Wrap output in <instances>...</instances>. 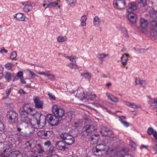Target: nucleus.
<instances>
[{"label": "nucleus", "instance_id": "obj_1", "mask_svg": "<svg viewBox=\"0 0 157 157\" xmlns=\"http://www.w3.org/2000/svg\"><path fill=\"white\" fill-rule=\"evenodd\" d=\"M21 115V122L28 124L30 122L33 126H35L37 128H41L44 126L43 124L41 123L40 121V118L41 116L39 114L36 115L38 118L34 117L32 120H31L30 118L29 117L28 115L24 113L20 114Z\"/></svg>", "mask_w": 157, "mask_h": 157}, {"label": "nucleus", "instance_id": "obj_2", "mask_svg": "<svg viewBox=\"0 0 157 157\" xmlns=\"http://www.w3.org/2000/svg\"><path fill=\"white\" fill-rule=\"evenodd\" d=\"M109 150L108 146L102 144L97 145L96 147L94 148L93 152L95 155L101 156L103 154L107 153Z\"/></svg>", "mask_w": 157, "mask_h": 157}, {"label": "nucleus", "instance_id": "obj_3", "mask_svg": "<svg viewBox=\"0 0 157 157\" xmlns=\"http://www.w3.org/2000/svg\"><path fill=\"white\" fill-rule=\"evenodd\" d=\"M60 136L65 143L66 145H71L75 142L74 137L69 133L63 132L60 135Z\"/></svg>", "mask_w": 157, "mask_h": 157}, {"label": "nucleus", "instance_id": "obj_4", "mask_svg": "<svg viewBox=\"0 0 157 157\" xmlns=\"http://www.w3.org/2000/svg\"><path fill=\"white\" fill-rule=\"evenodd\" d=\"M52 112L53 114L59 119L62 118L65 115V111L64 109L57 105H54L52 106Z\"/></svg>", "mask_w": 157, "mask_h": 157}, {"label": "nucleus", "instance_id": "obj_5", "mask_svg": "<svg viewBox=\"0 0 157 157\" xmlns=\"http://www.w3.org/2000/svg\"><path fill=\"white\" fill-rule=\"evenodd\" d=\"M19 112L20 114L24 113L33 116L35 115L36 112L34 109L31 108V106L29 104H26L24 105L22 107L20 108Z\"/></svg>", "mask_w": 157, "mask_h": 157}, {"label": "nucleus", "instance_id": "obj_6", "mask_svg": "<svg viewBox=\"0 0 157 157\" xmlns=\"http://www.w3.org/2000/svg\"><path fill=\"white\" fill-rule=\"evenodd\" d=\"M6 117L10 123H16L18 121V114L15 111H10L7 112Z\"/></svg>", "mask_w": 157, "mask_h": 157}, {"label": "nucleus", "instance_id": "obj_7", "mask_svg": "<svg viewBox=\"0 0 157 157\" xmlns=\"http://www.w3.org/2000/svg\"><path fill=\"white\" fill-rule=\"evenodd\" d=\"M59 118L55 115L49 114L47 115L45 119L48 123L53 126L56 125L59 122Z\"/></svg>", "mask_w": 157, "mask_h": 157}, {"label": "nucleus", "instance_id": "obj_8", "mask_svg": "<svg viewBox=\"0 0 157 157\" xmlns=\"http://www.w3.org/2000/svg\"><path fill=\"white\" fill-rule=\"evenodd\" d=\"M37 135L41 138L47 139L53 136V132L50 131L41 130L39 131Z\"/></svg>", "mask_w": 157, "mask_h": 157}, {"label": "nucleus", "instance_id": "obj_9", "mask_svg": "<svg viewBox=\"0 0 157 157\" xmlns=\"http://www.w3.org/2000/svg\"><path fill=\"white\" fill-rule=\"evenodd\" d=\"M95 129V127L93 125H86V127L82 128V135L85 136H87L91 132L94 131Z\"/></svg>", "mask_w": 157, "mask_h": 157}, {"label": "nucleus", "instance_id": "obj_10", "mask_svg": "<svg viewBox=\"0 0 157 157\" xmlns=\"http://www.w3.org/2000/svg\"><path fill=\"white\" fill-rule=\"evenodd\" d=\"M113 4L115 8L119 10L124 9L126 6V3L124 0H114Z\"/></svg>", "mask_w": 157, "mask_h": 157}, {"label": "nucleus", "instance_id": "obj_11", "mask_svg": "<svg viewBox=\"0 0 157 157\" xmlns=\"http://www.w3.org/2000/svg\"><path fill=\"white\" fill-rule=\"evenodd\" d=\"M100 132L102 136H110L113 134L112 131L105 127H103L101 129Z\"/></svg>", "mask_w": 157, "mask_h": 157}, {"label": "nucleus", "instance_id": "obj_12", "mask_svg": "<svg viewBox=\"0 0 157 157\" xmlns=\"http://www.w3.org/2000/svg\"><path fill=\"white\" fill-rule=\"evenodd\" d=\"M33 100L35 106L36 108L40 109L43 108V102L40 100L39 97H36L33 99Z\"/></svg>", "mask_w": 157, "mask_h": 157}, {"label": "nucleus", "instance_id": "obj_13", "mask_svg": "<svg viewBox=\"0 0 157 157\" xmlns=\"http://www.w3.org/2000/svg\"><path fill=\"white\" fill-rule=\"evenodd\" d=\"M65 143L62 140V141H58L56 144V147L58 150L61 151H66L67 148L65 146Z\"/></svg>", "mask_w": 157, "mask_h": 157}, {"label": "nucleus", "instance_id": "obj_14", "mask_svg": "<svg viewBox=\"0 0 157 157\" xmlns=\"http://www.w3.org/2000/svg\"><path fill=\"white\" fill-rule=\"evenodd\" d=\"M140 24L141 27L143 29H146L148 25L147 21L143 18H140Z\"/></svg>", "mask_w": 157, "mask_h": 157}, {"label": "nucleus", "instance_id": "obj_15", "mask_svg": "<svg viewBox=\"0 0 157 157\" xmlns=\"http://www.w3.org/2000/svg\"><path fill=\"white\" fill-rule=\"evenodd\" d=\"M34 150L38 153L42 154L44 152L43 147L40 144H36L34 147Z\"/></svg>", "mask_w": 157, "mask_h": 157}, {"label": "nucleus", "instance_id": "obj_16", "mask_svg": "<svg viewBox=\"0 0 157 157\" xmlns=\"http://www.w3.org/2000/svg\"><path fill=\"white\" fill-rule=\"evenodd\" d=\"M14 17H15L17 20L24 21L25 20V15L21 13H19L15 14Z\"/></svg>", "mask_w": 157, "mask_h": 157}, {"label": "nucleus", "instance_id": "obj_17", "mask_svg": "<svg viewBox=\"0 0 157 157\" xmlns=\"http://www.w3.org/2000/svg\"><path fill=\"white\" fill-rule=\"evenodd\" d=\"M128 18L130 22L133 24L136 22L137 16L135 14L130 13L128 16Z\"/></svg>", "mask_w": 157, "mask_h": 157}, {"label": "nucleus", "instance_id": "obj_18", "mask_svg": "<svg viewBox=\"0 0 157 157\" xmlns=\"http://www.w3.org/2000/svg\"><path fill=\"white\" fill-rule=\"evenodd\" d=\"M75 117V115L73 113L69 112L67 113L66 119L68 122H70Z\"/></svg>", "mask_w": 157, "mask_h": 157}, {"label": "nucleus", "instance_id": "obj_19", "mask_svg": "<svg viewBox=\"0 0 157 157\" xmlns=\"http://www.w3.org/2000/svg\"><path fill=\"white\" fill-rule=\"evenodd\" d=\"M137 9L136 4L135 2H132L128 5L127 10L128 12H132Z\"/></svg>", "mask_w": 157, "mask_h": 157}, {"label": "nucleus", "instance_id": "obj_20", "mask_svg": "<svg viewBox=\"0 0 157 157\" xmlns=\"http://www.w3.org/2000/svg\"><path fill=\"white\" fill-rule=\"evenodd\" d=\"M40 75H44L45 77H48V78L50 79H53L55 77V76L50 73L49 71H47L46 73L45 72H42L38 73Z\"/></svg>", "mask_w": 157, "mask_h": 157}, {"label": "nucleus", "instance_id": "obj_21", "mask_svg": "<svg viewBox=\"0 0 157 157\" xmlns=\"http://www.w3.org/2000/svg\"><path fill=\"white\" fill-rule=\"evenodd\" d=\"M106 95L108 97L109 99L112 102L115 103H117L118 102V98H117L114 97L113 95L109 93H106Z\"/></svg>", "mask_w": 157, "mask_h": 157}, {"label": "nucleus", "instance_id": "obj_22", "mask_svg": "<svg viewBox=\"0 0 157 157\" xmlns=\"http://www.w3.org/2000/svg\"><path fill=\"white\" fill-rule=\"evenodd\" d=\"M128 55L125 54L123 55L121 57V61L122 65L124 66H125L127 64V62L128 60Z\"/></svg>", "mask_w": 157, "mask_h": 157}, {"label": "nucleus", "instance_id": "obj_23", "mask_svg": "<svg viewBox=\"0 0 157 157\" xmlns=\"http://www.w3.org/2000/svg\"><path fill=\"white\" fill-rule=\"evenodd\" d=\"M22 154L18 151H15L10 153L9 157H22Z\"/></svg>", "mask_w": 157, "mask_h": 157}, {"label": "nucleus", "instance_id": "obj_24", "mask_svg": "<svg viewBox=\"0 0 157 157\" xmlns=\"http://www.w3.org/2000/svg\"><path fill=\"white\" fill-rule=\"evenodd\" d=\"M135 82L136 84H140L144 87H145L147 85L146 82L145 80H141L137 78L135 79Z\"/></svg>", "mask_w": 157, "mask_h": 157}, {"label": "nucleus", "instance_id": "obj_25", "mask_svg": "<svg viewBox=\"0 0 157 157\" xmlns=\"http://www.w3.org/2000/svg\"><path fill=\"white\" fill-rule=\"evenodd\" d=\"M86 98L88 99V100H93L96 97V95L93 94L90 92H88L86 93Z\"/></svg>", "mask_w": 157, "mask_h": 157}, {"label": "nucleus", "instance_id": "obj_26", "mask_svg": "<svg viewBox=\"0 0 157 157\" xmlns=\"http://www.w3.org/2000/svg\"><path fill=\"white\" fill-rule=\"evenodd\" d=\"M100 21L99 17L98 16H96L94 18L93 21V25L95 27H98L100 25Z\"/></svg>", "mask_w": 157, "mask_h": 157}, {"label": "nucleus", "instance_id": "obj_27", "mask_svg": "<svg viewBox=\"0 0 157 157\" xmlns=\"http://www.w3.org/2000/svg\"><path fill=\"white\" fill-rule=\"evenodd\" d=\"M5 74L6 75L5 76V78L6 79L8 80V82H10V80L11 79L12 76H13V75H14V74H11L8 72H6Z\"/></svg>", "mask_w": 157, "mask_h": 157}, {"label": "nucleus", "instance_id": "obj_28", "mask_svg": "<svg viewBox=\"0 0 157 157\" xmlns=\"http://www.w3.org/2000/svg\"><path fill=\"white\" fill-rule=\"evenodd\" d=\"M67 4L71 7H73L76 3V0H65Z\"/></svg>", "mask_w": 157, "mask_h": 157}, {"label": "nucleus", "instance_id": "obj_29", "mask_svg": "<svg viewBox=\"0 0 157 157\" xmlns=\"http://www.w3.org/2000/svg\"><path fill=\"white\" fill-rule=\"evenodd\" d=\"M125 104L128 106L133 108H140L139 106H137L134 104H132L129 102L125 101Z\"/></svg>", "mask_w": 157, "mask_h": 157}, {"label": "nucleus", "instance_id": "obj_30", "mask_svg": "<svg viewBox=\"0 0 157 157\" xmlns=\"http://www.w3.org/2000/svg\"><path fill=\"white\" fill-rule=\"evenodd\" d=\"M150 32L152 36L154 37H157V28H151Z\"/></svg>", "mask_w": 157, "mask_h": 157}, {"label": "nucleus", "instance_id": "obj_31", "mask_svg": "<svg viewBox=\"0 0 157 157\" xmlns=\"http://www.w3.org/2000/svg\"><path fill=\"white\" fill-rule=\"evenodd\" d=\"M33 7L31 5H26L23 8L24 10L26 12H28L32 10Z\"/></svg>", "mask_w": 157, "mask_h": 157}, {"label": "nucleus", "instance_id": "obj_32", "mask_svg": "<svg viewBox=\"0 0 157 157\" xmlns=\"http://www.w3.org/2000/svg\"><path fill=\"white\" fill-rule=\"evenodd\" d=\"M58 5V3L56 2H50L49 4L47 5V6L45 7V9H46L47 8H52L55 7Z\"/></svg>", "mask_w": 157, "mask_h": 157}, {"label": "nucleus", "instance_id": "obj_33", "mask_svg": "<svg viewBox=\"0 0 157 157\" xmlns=\"http://www.w3.org/2000/svg\"><path fill=\"white\" fill-rule=\"evenodd\" d=\"M86 17L85 15H84L81 18V25L82 26H83L86 25Z\"/></svg>", "mask_w": 157, "mask_h": 157}, {"label": "nucleus", "instance_id": "obj_34", "mask_svg": "<svg viewBox=\"0 0 157 157\" xmlns=\"http://www.w3.org/2000/svg\"><path fill=\"white\" fill-rule=\"evenodd\" d=\"M25 145L27 147H29L30 149H34V147L33 144L31 143V142L30 141L27 142L25 144Z\"/></svg>", "mask_w": 157, "mask_h": 157}, {"label": "nucleus", "instance_id": "obj_35", "mask_svg": "<svg viewBox=\"0 0 157 157\" xmlns=\"http://www.w3.org/2000/svg\"><path fill=\"white\" fill-rule=\"evenodd\" d=\"M81 75L85 79L88 80H90L91 79L90 75L88 73H82Z\"/></svg>", "mask_w": 157, "mask_h": 157}, {"label": "nucleus", "instance_id": "obj_36", "mask_svg": "<svg viewBox=\"0 0 157 157\" xmlns=\"http://www.w3.org/2000/svg\"><path fill=\"white\" fill-rule=\"evenodd\" d=\"M68 66L71 68H74L75 69L78 68L76 63H70L69 64Z\"/></svg>", "mask_w": 157, "mask_h": 157}, {"label": "nucleus", "instance_id": "obj_37", "mask_svg": "<svg viewBox=\"0 0 157 157\" xmlns=\"http://www.w3.org/2000/svg\"><path fill=\"white\" fill-rule=\"evenodd\" d=\"M151 28H157V21L156 20H153L151 22Z\"/></svg>", "mask_w": 157, "mask_h": 157}, {"label": "nucleus", "instance_id": "obj_38", "mask_svg": "<svg viewBox=\"0 0 157 157\" xmlns=\"http://www.w3.org/2000/svg\"><path fill=\"white\" fill-rule=\"evenodd\" d=\"M108 55H109L108 54H105L104 53H102L101 54H98L97 55V56L98 58L102 59L103 58L107 56H108Z\"/></svg>", "mask_w": 157, "mask_h": 157}, {"label": "nucleus", "instance_id": "obj_39", "mask_svg": "<svg viewBox=\"0 0 157 157\" xmlns=\"http://www.w3.org/2000/svg\"><path fill=\"white\" fill-rule=\"evenodd\" d=\"M155 131L152 128L150 127L148 128L147 132L149 135H150L153 134Z\"/></svg>", "mask_w": 157, "mask_h": 157}, {"label": "nucleus", "instance_id": "obj_40", "mask_svg": "<svg viewBox=\"0 0 157 157\" xmlns=\"http://www.w3.org/2000/svg\"><path fill=\"white\" fill-rule=\"evenodd\" d=\"M67 40L66 36H59L57 39V41L59 42H63Z\"/></svg>", "mask_w": 157, "mask_h": 157}, {"label": "nucleus", "instance_id": "obj_41", "mask_svg": "<svg viewBox=\"0 0 157 157\" xmlns=\"http://www.w3.org/2000/svg\"><path fill=\"white\" fill-rule=\"evenodd\" d=\"M119 120L124 127H127L129 126V124L127 122L123 121L121 118H120Z\"/></svg>", "mask_w": 157, "mask_h": 157}, {"label": "nucleus", "instance_id": "obj_42", "mask_svg": "<svg viewBox=\"0 0 157 157\" xmlns=\"http://www.w3.org/2000/svg\"><path fill=\"white\" fill-rule=\"evenodd\" d=\"M13 64L11 63H6L5 66L6 68H8L9 70H11L12 68Z\"/></svg>", "mask_w": 157, "mask_h": 157}, {"label": "nucleus", "instance_id": "obj_43", "mask_svg": "<svg viewBox=\"0 0 157 157\" xmlns=\"http://www.w3.org/2000/svg\"><path fill=\"white\" fill-rule=\"evenodd\" d=\"M48 94L50 99L53 100H56L55 97V96L52 93L49 92H48Z\"/></svg>", "mask_w": 157, "mask_h": 157}, {"label": "nucleus", "instance_id": "obj_44", "mask_svg": "<svg viewBox=\"0 0 157 157\" xmlns=\"http://www.w3.org/2000/svg\"><path fill=\"white\" fill-rule=\"evenodd\" d=\"M28 157H42L40 155H37L33 152H31Z\"/></svg>", "mask_w": 157, "mask_h": 157}, {"label": "nucleus", "instance_id": "obj_45", "mask_svg": "<svg viewBox=\"0 0 157 157\" xmlns=\"http://www.w3.org/2000/svg\"><path fill=\"white\" fill-rule=\"evenodd\" d=\"M153 136L155 138V141L156 142V144H155V146L157 150V132L155 131L153 134Z\"/></svg>", "mask_w": 157, "mask_h": 157}, {"label": "nucleus", "instance_id": "obj_46", "mask_svg": "<svg viewBox=\"0 0 157 157\" xmlns=\"http://www.w3.org/2000/svg\"><path fill=\"white\" fill-rule=\"evenodd\" d=\"M153 136L155 138V141L156 142V144H155V146L157 150V132L155 131L153 134Z\"/></svg>", "mask_w": 157, "mask_h": 157}, {"label": "nucleus", "instance_id": "obj_47", "mask_svg": "<svg viewBox=\"0 0 157 157\" xmlns=\"http://www.w3.org/2000/svg\"><path fill=\"white\" fill-rule=\"evenodd\" d=\"M44 145L45 146L49 147L51 146L52 144L51 142L50 141L48 140L44 142Z\"/></svg>", "mask_w": 157, "mask_h": 157}, {"label": "nucleus", "instance_id": "obj_48", "mask_svg": "<svg viewBox=\"0 0 157 157\" xmlns=\"http://www.w3.org/2000/svg\"><path fill=\"white\" fill-rule=\"evenodd\" d=\"M17 77L19 78H23V73L21 71H20L17 72Z\"/></svg>", "mask_w": 157, "mask_h": 157}, {"label": "nucleus", "instance_id": "obj_49", "mask_svg": "<svg viewBox=\"0 0 157 157\" xmlns=\"http://www.w3.org/2000/svg\"><path fill=\"white\" fill-rule=\"evenodd\" d=\"M17 56L16 52H13L12 53L10 57L11 58H12L13 59L15 58Z\"/></svg>", "mask_w": 157, "mask_h": 157}, {"label": "nucleus", "instance_id": "obj_50", "mask_svg": "<svg viewBox=\"0 0 157 157\" xmlns=\"http://www.w3.org/2000/svg\"><path fill=\"white\" fill-rule=\"evenodd\" d=\"M139 3H142L144 6L146 4V2L145 0H137Z\"/></svg>", "mask_w": 157, "mask_h": 157}, {"label": "nucleus", "instance_id": "obj_51", "mask_svg": "<svg viewBox=\"0 0 157 157\" xmlns=\"http://www.w3.org/2000/svg\"><path fill=\"white\" fill-rule=\"evenodd\" d=\"M122 30L123 33L124 34V36H125L128 37V34L127 33V31L126 29H125V28H123Z\"/></svg>", "mask_w": 157, "mask_h": 157}, {"label": "nucleus", "instance_id": "obj_52", "mask_svg": "<svg viewBox=\"0 0 157 157\" xmlns=\"http://www.w3.org/2000/svg\"><path fill=\"white\" fill-rule=\"evenodd\" d=\"M12 90L11 88H10L9 89H7L6 91V94L7 95V96H8L11 92V91Z\"/></svg>", "mask_w": 157, "mask_h": 157}, {"label": "nucleus", "instance_id": "obj_53", "mask_svg": "<svg viewBox=\"0 0 157 157\" xmlns=\"http://www.w3.org/2000/svg\"><path fill=\"white\" fill-rule=\"evenodd\" d=\"M54 148L53 147H50L48 151V152L49 154H52L53 153L54 151Z\"/></svg>", "mask_w": 157, "mask_h": 157}, {"label": "nucleus", "instance_id": "obj_54", "mask_svg": "<svg viewBox=\"0 0 157 157\" xmlns=\"http://www.w3.org/2000/svg\"><path fill=\"white\" fill-rule=\"evenodd\" d=\"M4 125L3 123L0 121V131L4 130Z\"/></svg>", "mask_w": 157, "mask_h": 157}, {"label": "nucleus", "instance_id": "obj_55", "mask_svg": "<svg viewBox=\"0 0 157 157\" xmlns=\"http://www.w3.org/2000/svg\"><path fill=\"white\" fill-rule=\"evenodd\" d=\"M77 58L76 56H71V58L70 59V60L72 62H75V60Z\"/></svg>", "mask_w": 157, "mask_h": 157}, {"label": "nucleus", "instance_id": "obj_56", "mask_svg": "<svg viewBox=\"0 0 157 157\" xmlns=\"http://www.w3.org/2000/svg\"><path fill=\"white\" fill-rule=\"evenodd\" d=\"M121 157H134V156L131 154H126Z\"/></svg>", "mask_w": 157, "mask_h": 157}, {"label": "nucleus", "instance_id": "obj_57", "mask_svg": "<svg viewBox=\"0 0 157 157\" xmlns=\"http://www.w3.org/2000/svg\"><path fill=\"white\" fill-rule=\"evenodd\" d=\"M29 71L30 73V74L32 75V76L33 77H35L36 76V74L33 72L32 71L30 70H29Z\"/></svg>", "mask_w": 157, "mask_h": 157}, {"label": "nucleus", "instance_id": "obj_58", "mask_svg": "<svg viewBox=\"0 0 157 157\" xmlns=\"http://www.w3.org/2000/svg\"><path fill=\"white\" fill-rule=\"evenodd\" d=\"M19 93L22 94H25V91L23 89H20L19 90Z\"/></svg>", "mask_w": 157, "mask_h": 157}, {"label": "nucleus", "instance_id": "obj_59", "mask_svg": "<svg viewBox=\"0 0 157 157\" xmlns=\"http://www.w3.org/2000/svg\"><path fill=\"white\" fill-rule=\"evenodd\" d=\"M47 157H59V156L56 154H53L51 155H50Z\"/></svg>", "mask_w": 157, "mask_h": 157}, {"label": "nucleus", "instance_id": "obj_60", "mask_svg": "<svg viewBox=\"0 0 157 157\" xmlns=\"http://www.w3.org/2000/svg\"><path fill=\"white\" fill-rule=\"evenodd\" d=\"M148 147H149V146L148 145H142L140 147V148L141 149H143V148L147 149Z\"/></svg>", "mask_w": 157, "mask_h": 157}, {"label": "nucleus", "instance_id": "obj_61", "mask_svg": "<svg viewBox=\"0 0 157 157\" xmlns=\"http://www.w3.org/2000/svg\"><path fill=\"white\" fill-rule=\"evenodd\" d=\"M3 52H4L6 53H7L8 52V51L7 50L4 49H3L1 50L0 51V53H2Z\"/></svg>", "mask_w": 157, "mask_h": 157}, {"label": "nucleus", "instance_id": "obj_62", "mask_svg": "<svg viewBox=\"0 0 157 157\" xmlns=\"http://www.w3.org/2000/svg\"><path fill=\"white\" fill-rule=\"evenodd\" d=\"M20 81L23 84H25L26 83V81L24 79H23V78H21L20 79Z\"/></svg>", "mask_w": 157, "mask_h": 157}, {"label": "nucleus", "instance_id": "obj_63", "mask_svg": "<svg viewBox=\"0 0 157 157\" xmlns=\"http://www.w3.org/2000/svg\"><path fill=\"white\" fill-rule=\"evenodd\" d=\"M14 75H13V76H12L14 78V79L13 80V82L15 81L16 80H18V78L16 76H14Z\"/></svg>", "mask_w": 157, "mask_h": 157}, {"label": "nucleus", "instance_id": "obj_64", "mask_svg": "<svg viewBox=\"0 0 157 157\" xmlns=\"http://www.w3.org/2000/svg\"><path fill=\"white\" fill-rule=\"evenodd\" d=\"M25 87L27 88H33V86H31L30 84H27L25 86Z\"/></svg>", "mask_w": 157, "mask_h": 157}]
</instances>
